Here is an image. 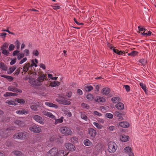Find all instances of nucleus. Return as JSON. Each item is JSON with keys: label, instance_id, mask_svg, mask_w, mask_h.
<instances>
[{"label": "nucleus", "instance_id": "f257e3e1", "mask_svg": "<svg viewBox=\"0 0 156 156\" xmlns=\"http://www.w3.org/2000/svg\"><path fill=\"white\" fill-rule=\"evenodd\" d=\"M38 76L37 79H33L29 80V83L33 85L40 86L43 84V82L47 80L46 75L43 72H38Z\"/></svg>", "mask_w": 156, "mask_h": 156}, {"label": "nucleus", "instance_id": "f03ea898", "mask_svg": "<svg viewBox=\"0 0 156 156\" xmlns=\"http://www.w3.org/2000/svg\"><path fill=\"white\" fill-rule=\"evenodd\" d=\"M29 136L28 133L25 131H23L15 134L13 136L15 139H19L22 140L27 138Z\"/></svg>", "mask_w": 156, "mask_h": 156}, {"label": "nucleus", "instance_id": "7ed1b4c3", "mask_svg": "<svg viewBox=\"0 0 156 156\" xmlns=\"http://www.w3.org/2000/svg\"><path fill=\"white\" fill-rule=\"evenodd\" d=\"M59 130L61 133L66 135H71L73 133L70 129L66 126L60 127Z\"/></svg>", "mask_w": 156, "mask_h": 156}, {"label": "nucleus", "instance_id": "20e7f679", "mask_svg": "<svg viewBox=\"0 0 156 156\" xmlns=\"http://www.w3.org/2000/svg\"><path fill=\"white\" fill-rule=\"evenodd\" d=\"M108 151L110 153L115 152L117 148V146L116 144L113 142H110L108 143Z\"/></svg>", "mask_w": 156, "mask_h": 156}, {"label": "nucleus", "instance_id": "39448f33", "mask_svg": "<svg viewBox=\"0 0 156 156\" xmlns=\"http://www.w3.org/2000/svg\"><path fill=\"white\" fill-rule=\"evenodd\" d=\"M13 129V127L8 128L7 129H2L0 130V136L2 138L7 137L10 130Z\"/></svg>", "mask_w": 156, "mask_h": 156}, {"label": "nucleus", "instance_id": "423d86ee", "mask_svg": "<svg viewBox=\"0 0 156 156\" xmlns=\"http://www.w3.org/2000/svg\"><path fill=\"white\" fill-rule=\"evenodd\" d=\"M55 101L59 104L65 105H69L71 103V102L65 99L64 98V97H60L58 98H56Z\"/></svg>", "mask_w": 156, "mask_h": 156}, {"label": "nucleus", "instance_id": "0eeeda50", "mask_svg": "<svg viewBox=\"0 0 156 156\" xmlns=\"http://www.w3.org/2000/svg\"><path fill=\"white\" fill-rule=\"evenodd\" d=\"M29 129L31 132L35 133H40L42 130L40 127L35 125H32L29 127Z\"/></svg>", "mask_w": 156, "mask_h": 156}, {"label": "nucleus", "instance_id": "6e6552de", "mask_svg": "<svg viewBox=\"0 0 156 156\" xmlns=\"http://www.w3.org/2000/svg\"><path fill=\"white\" fill-rule=\"evenodd\" d=\"M32 118L37 122L41 125H44L45 123L44 120L42 117L38 115H35L32 116Z\"/></svg>", "mask_w": 156, "mask_h": 156}, {"label": "nucleus", "instance_id": "1a4fd4ad", "mask_svg": "<svg viewBox=\"0 0 156 156\" xmlns=\"http://www.w3.org/2000/svg\"><path fill=\"white\" fill-rule=\"evenodd\" d=\"M58 150L55 147L53 148L47 153V156H56L57 155Z\"/></svg>", "mask_w": 156, "mask_h": 156}, {"label": "nucleus", "instance_id": "9d476101", "mask_svg": "<svg viewBox=\"0 0 156 156\" xmlns=\"http://www.w3.org/2000/svg\"><path fill=\"white\" fill-rule=\"evenodd\" d=\"M114 115L118 117L119 120L121 121L123 119V117L125 115V112L122 111H116Z\"/></svg>", "mask_w": 156, "mask_h": 156}, {"label": "nucleus", "instance_id": "9b49d317", "mask_svg": "<svg viewBox=\"0 0 156 156\" xmlns=\"http://www.w3.org/2000/svg\"><path fill=\"white\" fill-rule=\"evenodd\" d=\"M65 147L68 150L73 151L75 150V146L73 144L70 143H67L65 144Z\"/></svg>", "mask_w": 156, "mask_h": 156}, {"label": "nucleus", "instance_id": "f8f14e48", "mask_svg": "<svg viewBox=\"0 0 156 156\" xmlns=\"http://www.w3.org/2000/svg\"><path fill=\"white\" fill-rule=\"evenodd\" d=\"M8 90L16 93H22V91L20 89L15 88L14 87L11 86H9L8 88Z\"/></svg>", "mask_w": 156, "mask_h": 156}, {"label": "nucleus", "instance_id": "ddd939ff", "mask_svg": "<svg viewBox=\"0 0 156 156\" xmlns=\"http://www.w3.org/2000/svg\"><path fill=\"white\" fill-rule=\"evenodd\" d=\"M90 136L92 138H94L96 135V131L95 130L92 128H90L88 130Z\"/></svg>", "mask_w": 156, "mask_h": 156}, {"label": "nucleus", "instance_id": "4468645a", "mask_svg": "<svg viewBox=\"0 0 156 156\" xmlns=\"http://www.w3.org/2000/svg\"><path fill=\"white\" fill-rule=\"evenodd\" d=\"M43 115L47 116L53 119H55L56 117L52 115L51 112H49L46 111H44L42 112Z\"/></svg>", "mask_w": 156, "mask_h": 156}, {"label": "nucleus", "instance_id": "2eb2a0df", "mask_svg": "<svg viewBox=\"0 0 156 156\" xmlns=\"http://www.w3.org/2000/svg\"><path fill=\"white\" fill-rule=\"evenodd\" d=\"M124 151L127 153L129 156H133V154L131 151V148L129 147H127L124 149Z\"/></svg>", "mask_w": 156, "mask_h": 156}, {"label": "nucleus", "instance_id": "dca6fc26", "mask_svg": "<svg viewBox=\"0 0 156 156\" xmlns=\"http://www.w3.org/2000/svg\"><path fill=\"white\" fill-rule=\"evenodd\" d=\"M119 125L121 127L127 128L129 126V124L127 122H122L119 123Z\"/></svg>", "mask_w": 156, "mask_h": 156}, {"label": "nucleus", "instance_id": "f3484780", "mask_svg": "<svg viewBox=\"0 0 156 156\" xmlns=\"http://www.w3.org/2000/svg\"><path fill=\"white\" fill-rule=\"evenodd\" d=\"M16 112L17 114L19 115L27 114L28 113V111L24 109L17 110Z\"/></svg>", "mask_w": 156, "mask_h": 156}, {"label": "nucleus", "instance_id": "a211bd4d", "mask_svg": "<svg viewBox=\"0 0 156 156\" xmlns=\"http://www.w3.org/2000/svg\"><path fill=\"white\" fill-rule=\"evenodd\" d=\"M68 154V153L63 150L58 151L57 156H65Z\"/></svg>", "mask_w": 156, "mask_h": 156}, {"label": "nucleus", "instance_id": "6ab92c4d", "mask_svg": "<svg viewBox=\"0 0 156 156\" xmlns=\"http://www.w3.org/2000/svg\"><path fill=\"white\" fill-rule=\"evenodd\" d=\"M83 144L86 146L91 147L93 145V143L88 139H86L83 141Z\"/></svg>", "mask_w": 156, "mask_h": 156}, {"label": "nucleus", "instance_id": "aec40b11", "mask_svg": "<svg viewBox=\"0 0 156 156\" xmlns=\"http://www.w3.org/2000/svg\"><path fill=\"white\" fill-rule=\"evenodd\" d=\"M18 94L15 93H13L10 92H7L3 94V96L7 97L11 96H17Z\"/></svg>", "mask_w": 156, "mask_h": 156}, {"label": "nucleus", "instance_id": "412c9836", "mask_svg": "<svg viewBox=\"0 0 156 156\" xmlns=\"http://www.w3.org/2000/svg\"><path fill=\"white\" fill-rule=\"evenodd\" d=\"M45 104L48 107H52L55 108H58V106L57 105L51 102H45Z\"/></svg>", "mask_w": 156, "mask_h": 156}, {"label": "nucleus", "instance_id": "4be33fe9", "mask_svg": "<svg viewBox=\"0 0 156 156\" xmlns=\"http://www.w3.org/2000/svg\"><path fill=\"white\" fill-rule=\"evenodd\" d=\"M30 68V63H27L26 64L23 66V71L25 72H26Z\"/></svg>", "mask_w": 156, "mask_h": 156}, {"label": "nucleus", "instance_id": "5701e85b", "mask_svg": "<svg viewBox=\"0 0 156 156\" xmlns=\"http://www.w3.org/2000/svg\"><path fill=\"white\" fill-rule=\"evenodd\" d=\"M129 137L128 136H126L125 135H122L120 136V140L122 142H126L129 140Z\"/></svg>", "mask_w": 156, "mask_h": 156}, {"label": "nucleus", "instance_id": "b1692460", "mask_svg": "<svg viewBox=\"0 0 156 156\" xmlns=\"http://www.w3.org/2000/svg\"><path fill=\"white\" fill-rule=\"evenodd\" d=\"M110 90L109 88H105L101 91V93L103 94L107 95L109 94Z\"/></svg>", "mask_w": 156, "mask_h": 156}, {"label": "nucleus", "instance_id": "393cba45", "mask_svg": "<svg viewBox=\"0 0 156 156\" xmlns=\"http://www.w3.org/2000/svg\"><path fill=\"white\" fill-rule=\"evenodd\" d=\"M115 107L118 110H122L124 108V105L121 102L118 103L116 105Z\"/></svg>", "mask_w": 156, "mask_h": 156}, {"label": "nucleus", "instance_id": "a878e982", "mask_svg": "<svg viewBox=\"0 0 156 156\" xmlns=\"http://www.w3.org/2000/svg\"><path fill=\"white\" fill-rule=\"evenodd\" d=\"M16 68V66H12L11 67L9 68L7 70V73L8 74H10L12 73Z\"/></svg>", "mask_w": 156, "mask_h": 156}, {"label": "nucleus", "instance_id": "bb28decb", "mask_svg": "<svg viewBox=\"0 0 156 156\" xmlns=\"http://www.w3.org/2000/svg\"><path fill=\"white\" fill-rule=\"evenodd\" d=\"M95 101L97 102L100 103L105 102V100L103 97L98 96L96 97Z\"/></svg>", "mask_w": 156, "mask_h": 156}, {"label": "nucleus", "instance_id": "cd10ccee", "mask_svg": "<svg viewBox=\"0 0 156 156\" xmlns=\"http://www.w3.org/2000/svg\"><path fill=\"white\" fill-rule=\"evenodd\" d=\"M5 103L7 104H8L9 105H16L17 104L16 103L15 99L14 100H13L11 99L7 100L6 101Z\"/></svg>", "mask_w": 156, "mask_h": 156}, {"label": "nucleus", "instance_id": "c85d7f7f", "mask_svg": "<svg viewBox=\"0 0 156 156\" xmlns=\"http://www.w3.org/2000/svg\"><path fill=\"white\" fill-rule=\"evenodd\" d=\"M13 154L16 156H23L24 154L21 152L18 151H12Z\"/></svg>", "mask_w": 156, "mask_h": 156}, {"label": "nucleus", "instance_id": "c756f323", "mask_svg": "<svg viewBox=\"0 0 156 156\" xmlns=\"http://www.w3.org/2000/svg\"><path fill=\"white\" fill-rule=\"evenodd\" d=\"M102 147V144L99 143L95 147V150L97 151H99L101 149Z\"/></svg>", "mask_w": 156, "mask_h": 156}, {"label": "nucleus", "instance_id": "7c9ffc66", "mask_svg": "<svg viewBox=\"0 0 156 156\" xmlns=\"http://www.w3.org/2000/svg\"><path fill=\"white\" fill-rule=\"evenodd\" d=\"M60 84L59 82L58 81H54L50 83V85L52 87H55L58 86Z\"/></svg>", "mask_w": 156, "mask_h": 156}, {"label": "nucleus", "instance_id": "2f4dec72", "mask_svg": "<svg viewBox=\"0 0 156 156\" xmlns=\"http://www.w3.org/2000/svg\"><path fill=\"white\" fill-rule=\"evenodd\" d=\"M15 123L20 127L23 126L24 125L23 122L19 120H16L15 122Z\"/></svg>", "mask_w": 156, "mask_h": 156}, {"label": "nucleus", "instance_id": "473e14b6", "mask_svg": "<svg viewBox=\"0 0 156 156\" xmlns=\"http://www.w3.org/2000/svg\"><path fill=\"white\" fill-rule=\"evenodd\" d=\"M84 88L86 91L89 92L93 89V87L92 86L89 85L85 86Z\"/></svg>", "mask_w": 156, "mask_h": 156}, {"label": "nucleus", "instance_id": "72a5a7b5", "mask_svg": "<svg viewBox=\"0 0 156 156\" xmlns=\"http://www.w3.org/2000/svg\"><path fill=\"white\" fill-rule=\"evenodd\" d=\"M0 68L4 71H6L7 69V67L2 62H0Z\"/></svg>", "mask_w": 156, "mask_h": 156}, {"label": "nucleus", "instance_id": "f704fd0d", "mask_svg": "<svg viewBox=\"0 0 156 156\" xmlns=\"http://www.w3.org/2000/svg\"><path fill=\"white\" fill-rule=\"evenodd\" d=\"M111 100L113 103H116L120 101V98L119 97H115L112 98Z\"/></svg>", "mask_w": 156, "mask_h": 156}, {"label": "nucleus", "instance_id": "c9c22d12", "mask_svg": "<svg viewBox=\"0 0 156 156\" xmlns=\"http://www.w3.org/2000/svg\"><path fill=\"white\" fill-rule=\"evenodd\" d=\"M64 117H61L60 119H55V124H56L58 123H62L63 122Z\"/></svg>", "mask_w": 156, "mask_h": 156}, {"label": "nucleus", "instance_id": "e433bc0d", "mask_svg": "<svg viewBox=\"0 0 156 156\" xmlns=\"http://www.w3.org/2000/svg\"><path fill=\"white\" fill-rule=\"evenodd\" d=\"M15 101L16 102H17L20 104H24L25 102V100L23 99L16 98L15 99Z\"/></svg>", "mask_w": 156, "mask_h": 156}, {"label": "nucleus", "instance_id": "4c0bfd02", "mask_svg": "<svg viewBox=\"0 0 156 156\" xmlns=\"http://www.w3.org/2000/svg\"><path fill=\"white\" fill-rule=\"evenodd\" d=\"M1 76L2 77H4L5 78H6V79H8L10 80V81H12L13 80V78L11 76H9L7 75H2Z\"/></svg>", "mask_w": 156, "mask_h": 156}, {"label": "nucleus", "instance_id": "58836bf2", "mask_svg": "<svg viewBox=\"0 0 156 156\" xmlns=\"http://www.w3.org/2000/svg\"><path fill=\"white\" fill-rule=\"evenodd\" d=\"M93 124L98 129H101L102 128V126L97 122H93Z\"/></svg>", "mask_w": 156, "mask_h": 156}, {"label": "nucleus", "instance_id": "ea45409f", "mask_svg": "<svg viewBox=\"0 0 156 156\" xmlns=\"http://www.w3.org/2000/svg\"><path fill=\"white\" fill-rule=\"evenodd\" d=\"M81 118L84 120L86 121H87L88 118L86 115L83 113L81 114Z\"/></svg>", "mask_w": 156, "mask_h": 156}, {"label": "nucleus", "instance_id": "a19ab883", "mask_svg": "<svg viewBox=\"0 0 156 156\" xmlns=\"http://www.w3.org/2000/svg\"><path fill=\"white\" fill-rule=\"evenodd\" d=\"M30 108L32 110L34 111H37L38 110L37 106L35 105H31L30 106Z\"/></svg>", "mask_w": 156, "mask_h": 156}, {"label": "nucleus", "instance_id": "79ce46f5", "mask_svg": "<svg viewBox=\"0 0 156 156\" xmlns=\"http://www.w3.org/2000/svg\"><path fill=\"white\" fill-rule=\"evenodd\" d=\"M139 62L140 63H141L140 65L144 66L146 64V61L144 59H141L139 60Z\"/></svg>", "mask_w": 156, "mask_h": 156}, {"label": "nucleus", "instance_id": "37998d69", "mask_svg": "<svg viewBox=\"0 0 156 156\" xmlns=\"http://www.w3.org/2000/svg\"><path fill=\"white\" fill-rule=\"evenodd\" d=\"M140 85L144 92H146L147 91V90L146 85L142 83H140Z\"/></svg>", "mask_w": 156, "mask_h": 156}, {"label": "nucleus", "instance_id": "c03bdc74", "mask_svg": "<svg viewBox=\"0 0 156 156\" xmlns=\"http://www.w3.org/2000/svg\"><path fill=\"white\" fill-rule=\"evenodd\" d=\"M1 50H2V53L5 55H8L9 54V52L5 49H1Z\"/></svg>", "mask_w": 156, "mask_h": 156}, {"label": "nucleus", "instance_id": "a18cd8bd", "mask_svg": "<svg viewBox=\"0 0 156 156\" xmlns=\"http://www.w3.org/2000/svg\"><path fill=\"white\" fill-rule=\"evenodd\" d=\"M24 54L23 53H19L17 55V59L18 60H20L24 57Z\"/></svg>", "mask_w": 156, "mask_h": 156}, {"label": "nucleus", "instance_id": "49530a36", "mask_svg": "<svg viewBox=\"0 0 156 156\" xmlns=\"http://www.w3.org/2000/svg\"><path fill=\"white\" fill-rule=\"evenodd\" d=\"M87 98V99L90 101H92L93 99V98L92 95L90 94H88L86 96Z\"/></svg>", "mask_w": 156, "mask_h": 156}, {"label": "nucleus", "instance_id": "de8ad7c7", "mask_svg": "<svg viewBox=\"0 0 156 156\" xmlns=\"http://www.w3.org/2000/svg\"><path fill=\"white\" fill-rule=\"evenodd\" d=\"M9 46V44L6 43H4L3 45H2V46L1 47V49H5L6 48H8Z\"/></svg>", "mask_w": 156, "mask_h": 156}, {"label": "nucleus", "instance_id": "09e8293b", "mask_svg": "<svg viewBox=\"0 0 156 156\" xmlns=\"http://www.w3.org/2000/svg\"><path fill=\"white\" fill-rule=\"evenodd\" d=\"M81 106L83 108H86L87 109H88L89 108V106L87 104L84 103H82Z\"/></svg>", "mask_w": 156, "mask_h": 156}, {"label": "nucleus", "instance_id": "8fccbe9b", "mask_svg": "<svg viewBox=\"0 0 156 156\" xmlns=\"http://www.w3.org/2000/svg\"><path fill=\"white\" fill-rule=\"evenodd\" d=\"M105 116L109 119H112L113 117V115L110 113H107L105 114Z\"/></svg>", "mask_w": 156, "mask_h": 156}, {"label": "nucleus", "instance_id": "3c124183", "mask_svg": "<svg viewBox=\"0 0 156 156\" xmlns=\"http://www.w3.org/2000/svg\"><path fill=\"white\" fill-rule=\"evenodd\" d=\"M34 66L37 67V65L35 64L34 60H32L31 61V64H30V68H32Z\"/></svg>", "mask_w": 156, "mask_h": 156}, {"label": "nucleus", "instance_id": "603ef678", "mask_svg": "<svg viewBox=\"0 0 156 156\" xmlns=\"http://www.w3.org/2000/svg\"><path fill=\"white\" fill-rule=\"evenodd\" d=\"M93 113L95 115H97L98 116L100 117L102 115V114L101 113L96 111H94L93 112Z\"/></svg>", "mask_w": 156, "mask_h": 156}, {"label": "nucleus", "instance_id": "864d4df0", "mask_svg": "<svg viewBox=\"0 0 156 156\" xmlns=\"http://www.w3.org/2000/svg\"><path fill=\"white\" fill-rule=\"evenodd\" d=\"M14 45L13 44H11L9 46V49L10 51H12L14 50Z\"/></svg>", "mask_w": 156, "mask_h": 156}, {"label": "nucleus", "instance_id": "5fc2aeb1", "mask_svg": "<svg viewBox=\"0 0 156 156\" xmlns=\"http://www.w3.org/2000/svg\"><path fill=\"white\" fill-rule=\"evenodd\" d=\"M138 28L139 30L141 31L146 30V29L145 28H144L143 27H142L141 26H139L138 27Z\"/></svg>", "mask_w": 156, "mask_h": 156}, {"label": "nucleus", "instance_id": "6e6d98bb", "mask_svg": "<svg viewBox=\"0 0 156 156\" xmlns=\"http://www.w3.org/2000/svg\"><path fill=\"white\" fill-rule=\"evenodd\" d=\"M15 44L16 47L17 49H19L20 48V43L18 40L16 41L15 43Z\"/></svg>", "mask_w": 156, "mask_h": 156}, {"label": "nucleus", "instance_id": "4d7b16f0", "mask_svg": "<svg viewBox=\"0 0 156 156\" xmlns=\"http://www.w3.org/2000/svg\"><path fill=\"white\" fill-rule=\"evenodd\" d=\"M36 140L38 141H39L41 140V136L40 135H38L36 136Z\"/></svg>", "mask_w": 156, "mask_h": 156}, {"label": "nucleus", "instance_id": "13d9d810", "mask_svg": "<svg viewBox=\"0 0 156 156\" xmlns=\"http://www.w3.org/2000/svg\"><path fill=\"white\" fill-rule=\"evenodd\" d=\"M33 53L35 56H37L39 55V52L37 50H34Z\"/></svg>", "mask_w": 156, "mask_h": 156}, {"label": "nucleus", "instance_id": "bf43d9fd", "mask_svg": "<svg viewBox=\"0 0 156 156\" xmlns=\"http://www.w3.org/2000/svg\"><path fill=\"white\" fill-rule=\"evenodd\" d=\"M20 71V68H18L15 71V73H14L16 75H18Z\"/></svg>", "mask_w": 156, "mask_h": 156}, {"label": "nucleus", "instance_id": "052dcab7", "mask_svg": "<svg viewBox=\"0 0 156 156\" xmlns=\"http://www.w3.org/2000/svg\"><path fill=\"white\" fill-rule=\"evenodd\" d=\"M27 60V58L25 57L23 58L19 62V64H22L23 63L25 62Z\"/></svg>", "mask_w": 156, "mask_h": 156}, {"label": "nucleus", "instance_id": "680f3d73", "mask_svg": "<svg viewBox=\"0 0 156 156\" xmlns=\"http://www.w3.org/2000/svg\"><path fill=\"white\" fill-rule=\"evenodd\" d=\"M56 139V136H55L53 135L50 138V141L51 142H53Z\"/></svg>", "mask_w": 156, "mask_h": 156}, {"label": "nucleus", "instance_id": "e2e57ef3", "mask_svg": "<svg viewBox=\"0 0 156 156\" xmlns=\"http://www.w3.org/2000/svg\"><path fill=\"white\" fill-rule=\"evenodd\" d=\"M124 87H125V88L127 92L129 91L130 90V87L128 85H124Z\"/></svg>", "mask_w": 156, "mask_h": 156}, {"label": "nucleus", "instance_id": "0e129e2a", "mask_svg": "<svg viewBox=\"0 0 156 156\" xmlns=\"http://www.w3.org/2000/svg\"><path fill=\"white\" fill-rule=\"evenodd\" d=\"M108 129L111 131H113L115 129V127L114 126H109Z\"/></svg>", "mask_w": 156, "mask_h": 156}, {"label": "nucleus", "instance_id": "69168bd1", "mask_svg": "<svg viewBox=\"0 0 156 156\" xmlns=\"http://www.w3.org/2000/svg\"><path fill=\"white\" fill-rule=\"evenodd\" d=\"M131 54H132V56H134L135 55H137L138 54V52L136 51H132L131 52Z\"/></svg>", "mask_w": 156, "mask_h": 156}, {"label": "nucleus", "instance_id": "338daca9", "mask_svg": "<svg viewBox=\"0 0 156 156\" xmlns=\"http://www.w3.org/2000/svg\"><path fill=\"white\" fill-rule=\"evenodd\" d=\"M52 8L55 10H57L59 9L60 8V6H52Z\"/></svg>", "mask_w": 156, "mask_h": 156}, {"label": "nucleus", "instance_id": "774afa93", "mask_svg": "<svg viewBox=\"0 0 156 156\" xmlns=\"http://www.w3.org/2000/svg\"><path fill=\"white\" fill-rule=\"evenodd\" d=\"M16 58H15L12 60L10 62V64L11 65H13L16 62Z\"/></svg>", "mask_w": 156, "mask_h": 156}]
</instances>
